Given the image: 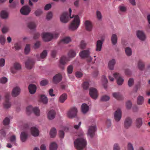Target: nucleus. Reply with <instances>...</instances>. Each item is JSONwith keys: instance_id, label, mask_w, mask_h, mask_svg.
I'll return each instance as SVG.
<instances>
[{"instance_id": "nucleus-1", "label": "nucleus", "mask_w": 150, "mask_h": 150, "mask_svg": "<svg viewBox=\"0 0 150 150\" xmlns=\"http://www.w3.org/2000/svg\"><path fill=\"white\" fill-rule=\"evenodd\" d=\"M69 15L68 12H64L62 14L60 20L61 22L64 23H67L69 21V17L70 18H74V20L71 22L69 26V29L71 31H74L76 30L79 27L80 21L78 15H73L72 17L71 16V8L69 9Z\"/></svg>"}, {"instance_id": "nucleus-2", "label": "nucleus", "mask_w": 150, "mask_h": 150, "mask_svg": "<svg viewBox=\"0 0 150 150\" xmlns=\"http://www.w3.org/2000/svg\"><path fill=\"white\" fill-rule=\"evenodd\" d=\"M74 143L75 147L78 150H81L86 146L87 142L85 139L80 137L76 139Z\"/></svg>"}, {"instance_id": "nucleus-3", "label": "nucleus", "mask_w": 150, "mask_h": 150, "mask_svg": "<svg viewBox=\"0 0 150 150\" xmlns=\"http://www.w3.org/2000/svg\"><path fill=\"white\" fill-rule=\"evenodd\" d=\"M58 37L57 33L52 34L49 33H43L42 34V38L44 41L48 42L50 41L53 38H56Z\"/></svg>"}, {"instance_id": "nucleus-4", "label": "nucleus", "mask_w": 150, "mask_h": 150, "mask_svg": "<svg viewBox=\"0 0 150 150\" xmlns=\"http://www.w3.org/2000/svg\"><path fill=\"white\" fill-rule=\"evenodd\" d=\"M90 49H88L86 50L82 51L79 54L80 57L82 58H88V61L91 62L92 58L90 56Z\"/></svg>"}, {"instance_id": "nucleus-5", "label": "nucleus", "mask_w": 150, "mask_h": 150, "mask_svg": "<svg viewBox=\"0 0 150 150\" xmlns=\"http://www.w3.org/2000/svg\"><path fill=\"white\" fill-rule=\"evenodd\" d=\"M26 110L28 115L30 114L32 112L36 116H39L40 114V110L37 107L33 108L32 106H29L26 108Z\"/></svg>"}, {"instance_id": "nucleus-6", "label": "nucleus", "mask_w": 150, "mask_h": 150, "mask_svg": "<svg viewBox=\"0 0 150 150\" xmlns=\"http://www.w3.org/2000/svg\"><path fill=\"white\" fill-rule=\"evenodd\" d=\"M89 94L91 97L94 99L97 98L98 93L97 90L94 88H91L89 90Z\"/></svg>"}, {"instance_id": "nucleus-7", "label": "nucleus", "mask_w": 150, "mask_h": 150, "mask_svg": "<svg viewBox=\"0 0 150 150\" xmlns=\"http://www.w3.org/2000/svg\"><path fill=\"white\" fill-rule=\"evenodd\" d=\"M77 112V109L76 108H72L68 111L67 114V116L70 118H73L76 116Z\"/></svg>"}, {"instance_id": "nucleus-8", "label": "nucleus", "mask_w": 150, "mask_h": 150, "mask_svg": "<svg viewBox=\"0 0 150 150\" xmlns=\"http://www.w3.org/2000/svg\"><path fill=\"white\" fill-rule=\"evenodd\" d=\"M31 9L28 6H25L21 8L20 12L21 14L24 15H28L30 12Z\"/></svg>"}, {"instance_id": "nucleus-9", "label": "nucleus", "mask_w": 150, "mask_h": 150, "mask_svg": "<svg viewBox=\"0 0 150 150\" xmlns=\"http://www.w3.org/2000/svg\"><path fill=\"white\" fill-rule=\"evenodd\" d=\"M114 76L117 79V84L119 85H122L124 82V80L120 74L115 73L113 74Z\"/></svg>"}, {"instance_id": "nucleus-10", "label": "nucleus", "mask_w": 150, "mask_h": 150, "mask_svg": "<svg viewBox=\"0 0 150 150\" xmlns=\"http://www.w3.org/2000/svg\"><path fill=\"white\" fill-rule=\"evenodd\" d=\"M96 130V125L89 127L88 134L91 137H93L95 135V133Z\"/></svg>"}, {"instance_id": "nucleus-11", "label": "nucleus", "mask_w": 150, "mask_h": 150, "mask_svg": "<svg viewBox=\"0 0 150 150\" xmlns=\"http://www.w3.org/2000/svg\"><path fill=\"white\" fill-rule=\"evenodd\" d=\"M35 61L33 59H28L25 62V67L28 69H31L33 67Z\"/></svg>"}, {"instance_id": "nucleus-12", "label": "nucleus", "mask_w": 150, "mask_h": 150, "mask_svg": "<svg viewBox=\"0 0 150 150\" xmlns=\"http://www.w3.org/2000/svg\"><path fill=\"white\" fill-rule=\"evenodd\" d=\"M62 76L59 73L56 74L53 77L52 81L54 84H57L62 80Z\"/></svg>"}, {"instance_id": "nucleus-13", "label": "nucleus", "mask_w": 150, "mask_h": 150, "mask_svg": "<svg viewBox=\"0 0 150 150\" xmlns=\"http://www.w3.org/2000/svg\"><path fill=\"white\" fill-rule=\"evenodd\" d=\"M68 61V59L65 57L63 56L60 60L59 67L62 69H64V65Z\"/></svg>"}, {"instance_id": "nucleus-14", "label": "nucleus", "mask_w": 150, "mask_h": 150, "mask_svg": "<svg viewBox=\"0 0 150 150\" xmlns=\"http://www.w3.org/2000/svg\"><path fill=\"white\" fill-rule=\"evenodd\" d=\"M122 117V112L121 110L118 109L115 112L114 114V118L116 121H119Z\"/></svg>"}, {"instance_id": "nucleus-15", "label": "nucleus", "mask_w": 150, "mask_h": 150, "mask_svg": "<svg viewBox=\"0 0 150 150\" xmlns=\"http://www.w3.org/2000/svg\"><path fill=\"white\" fill-rule=\"evenodd\" d=\"M10 96V93H6L5 95L6 100L4 104V106L6 108H8L11 106V104L9 102V97Z\"/></svg>"}, {"instance_id": "nucleus-16", "label": "nucleus", "mask_w": 150, "mask_h": 150, "mask_svg": "<svg viewBox=\"0 0 150 150\" xmlns=\"http://www.w3.org/2000/svg\"><path fill=\"white\" fill-rule=\"evenodd\" d=\"M132 123V119L129 117H127L125 119L124 122V127L126 128H128L130 127Z\"/></svg>"}, {"instance_id": "nucleus-17", "label": "nucleus", "mask_w": 150, "mask_h": 150, "mask_svg": "<svg viewBox=\"0 0 150 150\" xmlns=\"http://www.w3.org/2000/svg\"><path fill=\"white\" fill-rule=\"evenodd\" d=\"M21 68V66L19 63L16 62L14 64V68H12L11 71L12 73L15 74L16 73V70L20 69Z\"/></svg>"}, {"instance_id": "nucleus-18", "label": "nucleus", "mask_w": 150, "mask_h": 150, "mask_svg": "<svg viewBox=\"0 0 150 150\" xmlns=\"http://www.w3.org/2000/svg\"><path fill=\"white\" fill-rule=\"evenodd\" d=\"M86 29L88 31H91L93 25L92 23L90 21H86L84 23Z\"/></svg>"}, {"instance_id": "nucleus-19", "label": "nucleus", "mask_w": 150, "mask_h": 150, "mask_svg": "<svg viewBox=\"0 0 150 150\" xmlns=\"http://www.w3.org/2000/svg\"><path fill=\"white\" fill-rule=\"evenodd\" d=\"M137 35L138 38L141 40L143 41L145 39V35L142 31H137Z\"/></svg>"}, {"instance_id": "nucleus-20", "label": "nucleus", "mask_w": 150, "mask_h": 150, "mask_svg": "<svg viewBox=\"0 0 150 150\" xmlns=\"http://www.w3.org/2000/svg\"><path fill=\"white\" fill-rule=\"evenodd\" d=\"M103 40H99L97 41L96 43V51L98 52L100 51L102 49Z\"/></svg>"}, {"instance_id": "nucleus-21", "label": "nucleus", "mask_w": 150, "mask_h": 150, "mask_svg": "<svg viewBox=\"0 0 150 150\" xmlns=\"http://www.w3.org/2000/svg\"><path fill=\"white\" fill-rule=\"evenodd\" d=\"M20 93V88L17 87L13 88L12 92V96L13 97H16Z\"/></svg>"}, {"instance_id": "nucleus-22", "label": "nucleus", "mask_w": 150, "mask_h": 150, "mask_svg": "<svg viewBox=\"0 0 150 150\" xmlns=\"http://www.w3.org/2000/svg\"><path fill=\"white\" fill-rule=\"evenodd\" d=\"M30 131L31 134L34 137L38 136L39 134V130L38 128L35 127H32Z\"/></svg>"}, {"instance_id": "nucleus-23", "label": "nucleus", "mask_w": 150, "mask_h": 150, "mask_svg": "<svg viewBox=\"0 0 150 150\" xmlns=\"http://www.w3.org/2000/svg\"><path fill=\"white\" fill-rule=\"evenodd\" d=\"M28 89L29 92L32 94H34L36 92V87L34 84H30L29 85L28 87Z\"/></svg>"}, {"instance_id": "nucleus-24", "label": "nucleus", "mask_w": 150, "mask_h": 150, "mask_svg": "<svg viewBox=\"0 0 150 150\" xmlns=\"http://www.w3.org/2000/svg\"><path fill=\"white\" fill-rule=\"evenodd\" d=\"M56 112L54 110H51L49 111L47 114L48 118L49 120H52L55 117Z\"/></svg>"}, {"instance_id": "nucleus-25", "label": "nucleus", "mask_w": 150, "mask_h": 150, "mask_svg": "<svg viewBox=\"0 0 150 150\" xmlns=\"http://www.w3.org/2000/svg\"><path fill=\"white\" fill-rule=\"evenodd\" d=\"M67 98V95L64 93L60 96L59 98V101L60 103H63L66 100Z\"/></svg>"}, {"instance_id": "nucleus-26", "label": "nucleus", "mask_w": 150, "mask_h": 150, "mask_svg": "<svg viewBox=\"0 0 150 150\" xmlns=\"http://www.w3.org/2000/svg\"><path fill=\"white\" fill-rule=\"evenodd\" d=\"M89 108L86 104L83 103L82 104L81 106V110L82 112L83 113H86L89 110Z\"/></svg>"}, {"instance_id": "nucleus-27", "label": "nucleus", "mask_w": 150, "mask_h": 150, "mask_svg": "<svg viewBox=\"0 0 150 150\" xmlns=\"http://www.w3.org/2000/svg\"><path fill=\"white\" fill-rule=\"evenodd\" d=\"M115 64V59H113L110 61L108 64L109 69L111 70L114 69V66Z\"/></svg>"}, {"instance_id": "nucleus-28", "label": "nucleus", "mask_w": 150, "mask_h": 150, "mask_svg": "<svg viewBox=\"0 0 150 150\" xmlns=\"http://www.w3.org/2000/svg\"><path fill=\"white\" fill-rule=\"evenodd\" d=\"M71 41V39L69 37H67L61 40L60 42V44H67Z\"/></svg>"}, {"instance_id": "nucleus-29", "label": "nucleus", "mask_w": 150, "mask_h": 150, "mask_svg": "<svg viewBox=\"0 0 150 150\" xmlns=\"http://www.w3.org/2000/svg\"><path fill=\"white\" fill-rule=\"evenodd\" d=\"M28 137L27 134L25 132H21L20 138L21 141L22 142H25L26 140Z\"/></svg>"}, {"instance_id": "nucleus-30", "label": "nucleus", "mask_w": 150, "mask_h": 150, "mask_svg": "<svg viewBox=\"0 0 150 150\" xmlns=\"http://www.w3.org/2000/svg\"><path fill=\"white\" fill-rule=\"evenodd\" d=\"M117 36L115 34H114L112 35L111 37V40L112 43L113 45H115L117 42Z\"/></svg>"}, {"instance_id": "nucleus-31", "label": "nucleus", "mask_w": 150, "mask_h": 150, "mask_svg": "<svg viewBox=\"0 0 150 150\" xmlns=\"http://www.w3.org/2000/svg\"><path fill=\"white\" fill-rule=\"evenodd\" d=\"M144 99L143 96H139L137 98V102L138 105H141L144 102Z\"/></svg>"}, {"instance_id": "nucleus-32", "label": "nucleus", "mask_w": 150, "mask_h": 150, "mask_svg": "<svg viewBox=\"0 0 150 150\" xmlns=\"http://www.w3.org/2000/svg\"><path fill=\"white\" fill-rule=\"evenodd\" d=\"M57 133V131L55 128H52L50 130V137L52 138L54 137Z\"/></svg>"}, {"instance_id": "nucleus-33", "label": "nucleus", "mask_w": 150, "mask_h": 150, "mask_svg": "<svg viewBox=\"0 0 150 150\" xmlns=\"http://www.w3.org/2000/svg\"><path fill=\"white\" fill-rule=\"evenodd\" d=\"M113 96L118 100H121L122 98V95L118 93H114L112 94Z\"/></svg>"}, {"instance_id": "nucleus-34", "label": "nucleus", "mask_w": 150, "mask_h": 150, "mask_svg": "<svg viewBox=\"0 0 150 150\" xmlns=\"http://www.w3.org/2000/svg\"><path fill=\"white\" fill-rule=\"evenodd\" d=\"M102 80L103 83V85L104 88L105 89L107 87L106 84L108 83V80L106 77L104 75L102 76Z\"/></svg>"}, {"instance_id": "nucleus-35", "label": "nucleus", "mask_w": 150, "mask_h": 150, "mask_svg": "<svg viewBox=\"0 0 150 150\" xmlns=\"http://www.w3.org/2000/svg\"><path fill=\"white\" fill-rule=\"evenodd\" d=\"M0 16L2 18L6 19L8 18V13L6 11H2L1 12Z\"/></svg>"}, {"instance_id": "nucleus-36", "label": "nucleus", "mask_w": 150, "mask_h": 150, "mask_svg": "<svg viewBox=\"0 0 150 150\" xmlns=\"http://www.w3.org/2000/svg\"><path fill=\"white\" fill-rule=\"evenodd\" d=\"M96 16L97 19L99 21H101L102 19V15L100 11L97 10L96 11Z\"/></svg>"}, {"instance_id": "nucleus-37", "label": "nucleus", "mask_w": 150, "mask_h": 150, "mask_svg": "<svg viewBox=\"0 0 150 150\" xmlns=\"http://www.w3.org/2000/svg\"><path fill=\"white\" fill-rule=\"evenodd\" d=\"M40 101L44 104H46L48 102V99L44 95H42L40 96Z\"/></svg>"}, {"instance_id": "nucleus-38", "label": "nucleus", "mask_w": 150, "mask_h": 150, "mask_svg": "<svg viewBox=\"0 0 150 150\" xmlns=\"http://www.w3.org/2000/svg\"><path fill=\"white\" fill-rule=\"evenodd\" d=\"M47 51L46 50H44L40 54V57L38 58V59L39 60H40V59H44L47 56Z\"/></svg>"}, {"instance_id": "nucleus-39", "label": "nucleus", "mask_w": 150, "mask_h": 150, "mask_svg": "<svg viewBox=\"0 0 150 150\" xmlns=\"http://www.w3.org/2000/svg\"><path fill=\"white\" fill-rule=\"evenodd\" d=\"M138 67L140 70H142L144 68V63L141 60H139L138 63Z\"/></svg>"}, {"instance_id": "nucleus-40", "label": "nucleus", "mask_w": 150, "mask_h": 150, "mask_svg": "<svg viewBox=\"0 0 150 150\" xmlns=\"http://www.w3.org/2000/svg\"><path fill=\"white\" fill-rule=\"evenodd\" d=\"M136 124L137 127L139 128L142 125V122L141 118H138L136 120Z\"/></svg>"}, {"instance_id": "nucleus-41", "label": "nucleus", "mask_w": 150, "mask_h": 150, "mask_svg": "<svg viewBox=\"0 0 150 150\" xmlns=\"http://www.w3.org/2000/svg\"><path fill=\"white\" fill-rule=\"evenodd\" d=\"M125 52L126 54L129 56H131L132 53L131 49L129 47H127L125 48Z\"/></svg>"}, {"instance_id": "nucleus-42", "label": "nucleus", "mask_w": 150, "mask_h": 150, "mask_svg": "<svg viewBox=\"0 0 150 150\" xmlns=\"http://www.w3.org/2000/svg\"><path fill=\"white\" fill-rule=\"evenodd\" d=\"M76 55V53L73 50H70L68 53V56L70 58H73Z\"/></svg>"}, {"instance_id": "nucleus-43", "label": "nucleus", "mask_w": 150, "mask_h": 150, "mask_svg": "<svg viewBox=\"0 0 150 150\" xmlns=\"http://www.w3.org/2000/svg\"><path fill=\"white\" fill-rule=\"evenodd\" d=\"M118 8L120 11L122 12H125L127 10V8L123 5H120L119 6Z\"/></svg>"}, {"instance_id": "nucleus-44", "label": "nucleus", "mask_w": 150, "mask_h": 150, "mask_svg": "<svg viewBox=\"0 0 150 150\" xmlns=\"http://www.w3.org/2000/svg\"><path fill=\"white\" fill-rule=\"evenodd\" d=\"M57 147V144L55 142H52L51 143L50 148V150H56Z\"/></svg>"}, {"instance_id": "nucleus-45", "label": "nucleus", "mask_w": 150, "mask_h": 150, "mask_svg": "<svg viewBox=\"0 0 150 150\" xmlns=\"http://www.w3.org/2000/svg\"><path fill=\"white\" fill-rule=\"evenodd\" d=\"M28 27L31 29H34L36 27V25L34 22H29L28 25Z\"/></svg>"}, {"instance_id": "nucleus-46", "label": "nucleus", "mask_w": 150, "mask_h": 150, "mask_svg": "<svg viewBox=\"0 0 150 150\" xmlns=\"http://www.w3.org/2000/svg\"><path fill=\"white\" fill-rule=\"evenodd\" d=\"M73 70V66L72 65H70L67 67V73L68 74H71Z\"/></svg>"}, {"instance_id": "nucleus-47", "label": "nucleus", "mask_w": 150, "mask_h": 150, "mask_svg": "<svg viewBox=\"0 0 150 150\" xmlns=\"http://www.w3.org/2000/svg\"><path fill=\"white\" fill-rule=\"evenodd\" d=\"M6 42V39L3 35H1L0 36V43L2 45H4Z\"/></svg>"}, {"instance_id": "nucleus-48", "label": "nucleus", "mask_w": 150, "mask_h": 150, "mask_svg": "<svg viewBox=\"0 0 150 150\" xmlns=\"http://www.w3.org/2000/svg\"><path fill=\"white\" fill-rule=\"evenodd\" d=\"M86 46V43L84 40H82L79 45L80 48L81 49L85 48Z\"/></svg>"}, {"instance_id": "nucleus-49", "label": "nucleus", "mask_w": 150, "mask_h": 150, "mask_svg": "<svg viewBox=\"0 0 150 150\" xmlns=\"http://www.w3.org/2000/svg\"><path fill=\"white\" fill-rule=\"evenodd\" d=\"M30 50V45L29 44L26 45L25 48V52L26 54H28Z\"/></svg>"}, {"instance_id": "nucleus-50", "label": "nucleus", "mask_w": 150, "mask_h": 150, "mask_svg": "<svg viewBox=\"0 0 150 150\" xmlns=\"http://www.w3.org/2000/svg\"><path fill=\"white\" fill-rule=\"evenodd\" d=\"M110 98L109 96L105 95L103 96L101 98V100L103 101H106L108 100Z\"/></svg>"}, {"instance_id": "nucleus-51", "label": "nucleus", "mask_w": 150, "mask_h": 150, "mask_svg": "<svg viewBox=\"0 0 150 150\" xmlns=\"http://www.w3.org/2000/svg\"><path fill=\"white\" fill-rule=\"evenodd\" d=\"M89 86V83L88 82L85 81L83 83V87L85 90H87Z\"/></svg>"}, {"instance_id": "nucleus-52", "label": "nucleus", "mask_w": 150, "mask_h": 150, "mask_svg": "<svg viewBox=\"0 0 150 150\" xmlns=\"http://www.w3.org/2000/svg\"><path fill=\"white\" fill-rule=\"evenodd\" d=\"M10 120L9 118L6 117L3 121V124L5 125H8L10 122Z\"/></svg>"}, {"instance_id": "nucleus-53", "label": "nucleus", "mask_w": 150, "mask_h": 150, "mask_svg": "<svg viewBox=\"0 0 150 150\" xmlns=\"http://www.w3.org/2000/svg\"><path fill=\"white\" fill-rule=\"evenodd\" d=\"M83 75L81 71H77L75 73V76L77 78H81Z\"/></svg>"}, {"instance_id": "nucleus-54", "label": "nucleus", "mask_w": 150, "mask_h": 150, "mask_svg": "<svg viewBox=\"0 0 150 150\" xmlns=\"http://www.w3.org/2000/svg\"><path fill=\"white\" fill-rule=\"evenodd\" d=\"M134 79L132 78H130L128 81V85L129 87L132 86L134 84Z\"/></svg>"}, {"instance_id": "nucleus-55", "label": "nucleus", "mask_w": 150, "mask_h": 150, "mask_svg": "<svg viewBox=\"0 0 150 150\" xmlns=\"http://www.w3.org/2000/svg\"><path fill=\"white\" fill-rule=\"evenodd\" d=\"M10 140L11 142L15 144L16 142V137L15 135H12L10 137Z\"/></svg>"}, {"instance_id": "nucleus-56", "label": "nucleus", "mask_w": 150, "mask_h": 150, "mask_svg": "<svg viewBox=\"0 0 150 150\" xmlns=\"http://www.w3.org/2000/svg\"><path fill=\"white\" fill-rule=\"evenodd\" d=\"M14 47L16 50H19L21 48L20 44L19 43H17L15 44Z\"/></svg>"}, {"instance_id": "nucleus-57", "label": "nucleus", "mask_w": 150, "mask_h": 150, "mask_svg": "<svg viewBox=\"0 0 150 150\" xmlns=\"http://www.w3.org/2000/svg\"><path fill=\"white\" fill-rule=\"evenodd\" d=\"M132 104L130 101H128L126 103L127 108L128 109H130L132 106Z\"/></svg>"}, {"instance_id": "nucleus-58", "label": "nucleus", "mask_w": 150, "mask_h": 150, "mask_svg": "<svg viewBox=\"0 0 150 150\" xmlns=\"http://www.w3.org/2000/svg\"><path fill=\"white\" fill-rule=\"evenodd\" d=\"M40 45V42L39 41H37L34 44V48L35 49L38 48L39 47Z\"/></svg>"}, {"instance_id": "nucleus-59", "label": "nucleus", "mask_w": 150, "mask_h": 150, "mask_svg": "<svg viewBox=\"0 0 150 150\" xmlns=\"http://www.w3.org/2000/svg\"><path fill=\"white\" fill-rule=\"evenodd\" d=\"M42 12L40 9L37 10L35 12V14L37 16H39L42 14Z\"/></svg>"}, {"instance_id": "nucleus-60", "label": "nucleus", "mask_w": 150, "mask_h": 150, "mask_svg": "<svg viewBox=\"0 0 150 150\" xmlns=\"http://www.w3.org/2000/svg\"><path fill=\"white\" fill-rule=\"evenodd\" d=\"M48 83V81L46 80H42L40 82V85L42 86L46 85Z\"/></svg>"}, {"instance_id": "nucleus-61", "label": "nucleus", "mask_w": 150, "mask_h": 150, "mask_svg": "<svg viewBox=\"0 0 150 150\" xmlns=\"http://www.w3.org/2000/svg\"><path fill=\"white\" fill-rule=\"evenodd\" d=\"M128 150H134V148L132 144L129 143L127 144Z\"/></svg>"}, {"instance_id": "nucleus-62", "label": "nucleus", "mask_w": 150, "mask_h": 150, "mask_svg": "<svg viewBox=\"0 0 150 150\" xmlns=\"http://www.w3.org/2000/svg\"><path fill=\"white\" fill-rule=\"evenodd\" d=\"M120 147L118 144L117 143L115 144L113 146V150H120Z\"/></svg>"}, {"instance_id": "nucleus-63", "label": "nucleus", "mask_w": 150, "mask_h": 150, "mask_svg": "<svg viewBox=\"0 0 150 150\" xmlns=\"http://www.w3.org/2000/svg\"><path fill=\"white\" fill-rule=\"evenodd\" d=\"M7 81V79L6 77H3L0 79V82L1 83H6Z\"/></svg>"}, {"instance_id": "nucleus-64", "label": "nucleus", "mask_w": 150, "mask_h": 150, "mask_svg": "<svg viewBox=\"0 0 150 150\" xmlns=\"http://www.w3.org/2000/svg\"><path fill=\"white\" fill-rule=\"evenodd\" d=\"M18 3V2H15V1L11 3L9 7L12 8H14L16 7L17 4Z\"/></svg>"}]
</instances>
